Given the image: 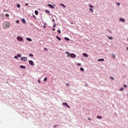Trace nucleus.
Wrapping results in <instances>:
<instances>
[{
  "instance_id": "nucleus-1",
  "label": "nucleus",
  "mask_w": 128,
  "mask_h": 128,
  "mask_svg": "<svg viewBox=\"0 0 128 128\" xmlns=\"http://www.w3.org/2000/svg\"><path fill=\"white\" fill-rule=\"evenodd\" d=\"M2 26L4 30L9 28L10 26V23L8 22H5L2 24Z\"/></svg>"
},
{
  "instance_id": "nucleus-2",
  "label": "nucleus",
  "mask_w": 128,
  "mask_h": 128,
  "mask_svg": "<svg viewBox=\"0 0 128 128\" xmlns=\"http://www.w3.org/2000/svg\"><path fill=\"white\" fill-rule=\"evenodd\" d=\"M65 54H67L68 58H76V55L74 53H70L68 52H66Z\"/></svg>"
},
{
  "instance_id": "nucleus-3",
  "label": "nucleus",
  "mask_w": 128,
  "mask_h": 128,
  "mask_svg": "<svg viewBox=\"0 0 128 128\" xmlns=\"http://www.w3.org/2000/svg\"><path fill=\"white\" fill-rule=\"evenodd\" d=\"M89 6H90V8L89 10H90V12H94V9H92V8H94V6L92 4H88Z\"/></svg>"
},
{
  "instance_id": "nucleus-4",
  "label": "nucleus",
  "mask_w": 128,
  "mask_h": 128,
  "mask_svg": "<svg viewBox=\"0 0 128 128\" xmlns=\"http://www.w3.org/2000/svg\"><path fill=\"white\" fill-rule=\"evenodd\" d=\"M62 106H66V108H70V106H68V104H67L66 102H63L62 104Z\"/></svg>"
},
{
  "instance_id": "nucleus-5",
  "label": "nucleus",
  "mask_w": 128,
  "mask_h": 128,
  "mask_svg": "<svg viewBox=\"0 0 128 128\" xmlns=\"http://www.w3.org/2000/svg\"><path fill=\"white\" fill-rule=\"evenodd\" d=\"M20 60L22 62H26V60H28V58L22 57V58H21Z\"/></svg>"
},
{
  "instance_id": "nucleus-6",
  "label": "nucleus",
  "mask_w": 128,
  "mask_h": 128,
  "mask_svg": "<svg viewBox=\"0 0 128 128\" xmlns=\"http://www.w3.org/2000/svg\"><path fill=\"white\" fill-rule=\"evenodd\" d=\"M17 40H19V42H22V38L20 36H18L17 37Z\"/></svg>"
},
{
  "instance_id": "nucleus-7",
  "label": "nucleus",
  "mask_w": 128,
  "mask_h": 128,
  "mask_svg": "<svg viewBox=\"0 0 128 128\" xmlns=\"http://www.w3.org/2000/svg\"><path fill=\"white\" fill-rule=\"evenodd\" d=\"M48 6H49L50 8H54V6L51 4H48Z\"/></svg>"
},
{
  "instance_id": "nucleus-8",
  "label": "nucleus",
  "mask_w": 128,
  "mask_h": 128,
  "mask_svg": "<svg viewBox=\"0 0 128 128\" xmlns=\"http://www.w3.org/2000/svg\"><path fill=\"white\" fill-rule=\"evenodd\" d=\"M29 64H30V66H34V61L30 60L29 62Z\"/></svg>"
},
{
  "instance_id": "nucleus-9",
  "label": "nucleus",
  "mask_w": 128,
  "mask_h": 128,
  "mask_svg": "<svg viewBox=\"0 0 128 128\" xmlns=\"http://www.w3.org/2000/svg\"><path fill=\"white\" fill-rule=\"evenodd\" d=\"M120 22H126V20L124 18H120Z\"/></svg>"
},
{
  "instance_id": "nucleus-10",
  "label": "nucleus",
  "mask_w": 128,
  "mask_h": 128,
  "mask_svg": "<svg viewBox=\"0 0 128 128\" xmlns=\"http://www.w3.org/2000/svg\"><path fill=\"white\" fill-rule=\"evenodd\" d=\"M98 62H104V58H100L98 60Z\"/></svg>"
},
{
  "instance_id": "nucleus-11",
  "label": "nucleus",
  "mask_w": 128,
  "mask_h": 128,
  "mask_svg": "<svg viewBox=\"0 0 128 128\" xmlns=\"http://www.w3.org/2000/svg\"><path fill=\"white\" fill-rule=\"evenodd\" d=\"M82 56H84L85 58H88V54L86 53H84Z\"/></svg>"
},
{
  "instance_id": "nucleus-12",
  "label": "nucleus",
  "mask_w": 128,
  "mask_h": 128,
  "mask_svg": "<svg viewBox=\"0 0 128 128\" xmlns=\"http://www.w3.org/2000/svg\"><path fill=\"white\" fill-rule=\"evenodd\" d=\"M22 22H23V24H26V20H24V18H22Z\"/></svg>"
},
{
  "instance_id": "nucleus-13",
  "label": "nucleus",
  "mask_w": 128,
  "mask_h": 128,
  "mask_svg": "<svg viewBox=\"0 0 128 128\" xmlns=\"http://www.w3.org/2000/svg\"><path fill=\"white\" fill-rule=\"evenodd\" d=\"M26 40H28V42H32V38H26Z\"/></svg>"
},
{
  "instance_id": "nucleus-14",
  "label": "nucleus",
  "mask_w": 128,
  "mask_h": 128,
  "mask_svg": "<svg viewBox=\"0 0 128 128\" xmlns=\"http://www.w3.org/2000/svg\"><path fill=\"white\" fill-rule=\"evenodd\" d=\"M34 14H36V16H38V11L36 10L34 12Z\"/></svg>"
},
{
  "instance_id": "nucleus-15",
  "label": "nucleus",
  "mask_w": 128,
  "mask_h": 128,
  "mask_svg": "<svg viewBox=\"0 0 128 128\" xmlns=\"http://www.w3.org/2000/svg\"><path fill=\"white\" fill-rule=\"evenodd\" d=\"M56 38H57V40H62V38H60L58 36H56Z\"/></svg>"
},
{
  "instance_id": "nucleus-16",
  "label": "nucleus",
  "mask_w": 128,
  "mask_h": 128,
  "mask_svg": "<svg viewBox=\"0 0 128 128\" xmlns=\"http://www.w3.org/2000/svg\"><path fill=\"white\" fill-rule=\"evenodd\" d=\"M20 68H26V66H20Z\"/></svg>"
},
{
  "instance_id": "nucleus-17",
  "label": "nucleus",
  "mask_w": 128,
  "mask_h": 128,
  "mask_svg": "<svg viewBox=\"0 0 128 128\" xmlns=\"http://www.w3.org/2000/svg\"><path fill=\"white\" fill-rule=\"evenodd\" d=\"M80 70H81V72H84V69L83 68H80Z\"/></svg>"
},
{
  "instance_id": "nucleus-18",
  "label": "nucleus",
  "mask_w": 128,
  "mask_h": 128,
  "mask_svg": "<svg viewBox=\"0 0 128 128\" xmlns=\"http://www.w3.org/2000/svg\"><path fill=\"white\" fill-rule=\"evenodd\" d=\"M60 6H62L63 8H66V6L64 4H60Z\"/></svg>"
},
{
  "instance_id": "nucleus-19",
  "label": "nucleus",
  "mask_w": 128,
  "mask_h": 128,
  "mask_svg": "<svg viewBox=\"0 0 128 128\" xmlns=\"http://www.w3.org/2000/svg\"><path fill=\"white\" fill-rule=\"evenodd\" d=\"M97 118L98 119L102 118V116H97Z\"/></svg>"
},
{
  "instance_id": "nucleus-20",
  "label": "nucleus",
  "mask_w": 128,
  "mask_h": 128,
  "mask_svg": "<svg viewBox=\"0 0 128 128\" xmlns=\"http://www.w3.org/2000/svg\"><path fill=\"white\" fill-rule=\"evenodd\" d=\"M16 6H17V8H20V4H18L16 5Z\"/></svg>"
},
{
  "instance_id": "nucleus-21",
  "label": "nucleus",
  "mask_w": 128,
  "mask_h": 128,
  "mask_svg": "<svg viewBox=\"0 0 128 128\" xmlns=\"http://www.w3.org/2000/svg\"><path fill=\"white\" fill-rule=\"evenodd\" d=\"M76 64L78 66H82V64L80 63H76Z\"/></svg>"
},
{
  "instance_id": "nucleus-22",
  "label": "nucleus",
  "mask_w": 128,
  "mask_h": 128,
  "mask_svg": "<svg viewBox=\"0 0 128 128\" xmlns=\"http://www.w3.org/2000/svg\"><path fill=\"white\" fill-rule=\"evenodd\" d=\"M46 80H48V78H45L44 80V82H46Z\"/></svg>"
},
{
  "instance_id": "nucleus-23",
  "label": "nucleus",
  "mask_w": 128,
  "mask_h": 128,
  "mask_svg": "<svg viewBox=\"0 0 128 128\" xmlns=\"http://www.w3.org/2000/svg\"><path fill=\"white\" fill-rule=\"evenodd\" d=\"M17 56H18V58H22V55H20V54H18L17 55Z\"/></svg>"
},
{
  "instance_id": "nucleus-24",
  "label": "nucleus",
  "mask_w": 128,
  "mask_h": 128,
  "mask_svg": "<svg viewBox=\"0 0 128 128\" xmlns=\"http://www.w3.org/2000/svg\"><path fill=\"white\" fill-rule=\"evenodd\" d=\"M46 12H47L48 14H50V10H46Z\"/></svg>"
},
{
  "instance_id": "nucleus-25",
  "label": "nucleus",
  "mask_w": 128,
  "mask_h": 128,
  "mask_svg": "<svg viewBox=\"0 0 128 128\" xmlns=\"http://www.w3.org/2000/svg\"><path fill=\"white\" fill-rule=\"evenodd\" d=\"M6 16L7 18H8V16H10V15L8 14H6Z\"/></svg>"
},
{
  "instance_id": "nucleus-26",
  "label": "nucleus",
  "mask_w": 128,
  "mask_h": 128,
  "mask_svg": "<svg viewBox=\"0 0 128 128\" xmlns=\"http://www.w3.org/2000/svg\"><path fill=\"white\" fill-rule=\"evenodd\" d=\"M65 38V40H70V38Z\"/></svg>"
},
{
  "instance_id": "nucleus-27",
  "label": "nucleus",
  "mask_w": 128,
  "mask_h": 128,
  "mask_svg": "<svg viewBox=\"0 0 128 128\" xmlns=\"http://www.w3.org/2000/svg\"><path fill=\"white\" fill-rule=\"evenodd\" d=\"M58 125H54V128H58Z\"/></svg>"
},
{
  "instance_id": "nucleus-28",
  "label": "nucleus",
  "mask_w": 128,
  "mask_h": 128,
  "mask_svg": "<svg viewBox=\"0 0 128 128\" xmlns=\"http://www.w3.org/2000/svg\"><path fill=\"white\" fill-rule=\"evenodd\" d=\"M30 56H34V55L32 54H29Z\"/></svg>"
},
{
  "instance_id": "nucleus-29",
  "label": "nucleus",
  "mask_w": 128,
  "mask_h": 128,
  "mask_svg": "<svg viewBox=\"0 0 128 128\" xmlns=\"http://www.w3.org/2000/svg\"><path fill=\"white\" fill-rule=\"evenodd\" d=\"M58 34H60V30H58Z\"/></svg>"
},
{
  "instance_id": "nucleus-30",
  "label": "nucleus",
  "mask_w": 128,
  "mask_h": 128,
  "mask_svg": "<svg viewBox=\"0 0 128 128\" xmlns=\"http://www.w3.org/2000/svg\"><path fill=\"white\" fill-rule=\"evenodd\" d=\"M14 58H16V60H18V56H14Z\"/></svg>"
},
{
  "instance_id": "nucleus-31",
  "label": "nucleus",
  "mask_w": 128,
  "mask_h": 128,
  "mask_svg": "<svg viewBox=\"0 0 128 128\" xmlns=\"http://www.w3.org/2000/svg\"><path fill=\"white\" fill-rule=\"evenodd\" d=\"M66 85L67 86H70V84L68 83H66Z\"/></svg>"
},
{
  "instance_id": "nucleus-32",
  "label": "nucleus",
  "mask_w": 128,
  "mask_h": 128,
  "mask_svg": "<svg viewBox=\"0 0 128 128\" xmlns=\"http://www.w3.org/2000/svg\"><path fill=\"white\" fill-rule=\"evenodd\" d=\"M16 24H18V22H20V21H18V20H17L16 21Z\"/></svg>"
},
{
  "instance_id": "nucleus-33",
  "label": "nucleus",
  "mask_w": 128,
  "mask_h": 128,
  "mask_svg": "<svg viewBox=\"0 0 128 128\" xmlns=\"http://www.w3.org/2000/svg\"><path fill=\"white\" fill-rule=\"evenodd\" d=\"M108 38H109L110 40H112V37H109Z\"/></svg>"
},
{
  "instance_id": "nucleus-34",
  "label": "nucleus",
  "mask_w": 128,
  "mask_h": 128,
  "mask_svg": "<svg viewBox=\"0 0 128 128\" xmlns=\"http://www.w3.org/2000/svg\"><path fill=\"white\" fill-rule=\"evenodd\" d=\"M120 90H121V91L124 90V88H121L120 89Z\"/></svg>"
},
{
  "instance_id": "nucleus-35",
  "label": "nucleus",
  "mask_w": 128,
  "mask_h": 128,
  "mask_svg": "<svg viewBox=\"0 0 128 128\" xmlns=\"http://www.w3.org/2000/svg\"><path fill=\"white\" fill-rule=\"evenodd\" d=\"M117 6H120V3H117Z\"/></svg>"
},
{
  "instance_id": "nucleus-36",
  "label": "nucleus",
  "mask_w": 128,
  "mask_h": 128,
  "mask_svg": "<svg viewBox=\"0 0 128 128\" xmlns=\"http://www.w3.org/2000/svg\"><path fill=\"white\" fill-rule=\"evenodd\" d=\"M124 88H128V86L126 84L124 85Z\"/></svg>"
},
{
  "instance_id": "nucleus-37",
  "label": "nucleus",
  "mask_w": 128,
  "mask_h": 128,
  "mask_svg": "<svg viewBox=\"0 0 128 128\" xmlns=\"http://www.w3.org/2000/svg\"><path fill=\"white\" fill-rule=\"evenodd\" d=\"M25 6H28V3H26V4H25Z\"/></svg>"
},
{
  "instance_id": "nucleus-38",
  "label": "nucleus",
  "mask_w": 128,
  "mask_h": 128,
  "mask_svg": "<svg viewBox=\"0 0 128 128\" xmlns=\"http://www.w3.org/2000/svg\"><path fill=\"white\" fill-rule=\"evenodd\" d=\"M52 30L53 32H54V30H56V29L54 28H52Z\"/></svg>"
},
{
  "instance_id": "nucleus-39",
  "label": "nucleus",
  "mask_w": 128,
  "mask_h": 128,
  "mask_svg": "<svg viewBox=\"0 0 128 128\" xmlns=\"http://www.w3.org/2000/svg\"><path fill=\"white\" fill-rule=\"evenodd\" d=\"M44 50H48V48H44Z\"/></svg>"
},
{
  "instance_id": "nucleus-40",
  "label": "nucleus",
  "mask_w": 128,
  "mask_h": 128,
  "mask_svg": "<svg viewBox=\"0 0 128 128\" xmlns=\"http://www.w3.org/2000/svg\"><path fill=\"white\" fill-rule=\"evenodd\" d=\"M53 28H56V25H55V24H54Z\"/></svg>"
},
{
  "instance_id": "nucleus-41",
  "label": "nucleus",
  "mask_w": 128,
  "mask_h": 128,
  "mask_svg": "<svg viewBox=\"0 0 128 128\" xmlns=\"http://www.w3.org/2000/svg\"><path fill=\"white\" fill-rule=\"evenodd\" d=\"M114 58H116V56L113 55Z\"/></svg>"
},
{
  "instance_id": "nucleus-42",
  "label": "nucleus",
  "mask_w": 128,
  "mask_h": 128,
  "mask_svg": "<svg viewBox=\"0 0 128 128\" xmlns=\"http://www.w3.org/2000/svg\"><path fill=\"white\" fill-rule=\"evenodd\" d=\"M38 82H40V80H38Z\"/></svg>"
},
{
  "instance_id": "nucleus-43",
  "label": "nucleus",
  "mask_w": 128,
  "mask_h": 128,
  "mask_svg": "<svg viewBox=\"0 0 128 128\" xmlns=\"http://www.w3.org/2000/svg\"><path fill=\"white\" fill-rule=\"evenodd\" d=\"M88 120H90V118H88Z\"/></svg>"
},
{
  "instance_id": "nucleus-44",
  "label": "nucleus",
  "mask_w": 128,
  "mask_h": 128,
  "mask_svg": "<svg viewBox=\"0 0 128 128\" xmlns=\"http://www.w3.org/2000/svg\"><path fill=\"white\" fill-rule=\"evenodd\" d=\"M126 50H128V47H126Z\"/></svg>"
},
{
  "instance_id": "nucleus-45",
  "label": "nucleus",
  "mask_w": 128,
  "mask_h": 128,
  "mask_svg": "<svg viewBox=\"0 0 128 128\" xmlns=\"http://www.w3.org/2000/svg\"><path fill=\"white\" fill-rule=\"evenodd\" d=\"M52 22H54V20H52Z\"/></svg>"
},
{
  "instance_id": "nucleus-46",
  "label": "nucleus",
  "mask_w": 128,
  "mask_h": 128,
  "mask_svg": "<svg viewBox=\"0 0 128 128\" xmlns=\"http://www.w3.org/2000/svg\"><path fill=\"white\" fill-rule=\"evenodd\" d=\"M110 78H112V77H110Z\"/></svg>"
},
{
  "instance_id": "nucleus-47",
  "label": "nucleus",
  "mask_w": 128,
  "mask_h": 128,
  "mask_svg": "<svg viewBox=\"0 0 128 128\" xmlns=\"http://www.w3.org/2000/svg\"><path fill=\"white\" fill-rule=\"evenodd\" d=\"M112 80H114V78H112Z\"/></svg>"
}]
</instances>
